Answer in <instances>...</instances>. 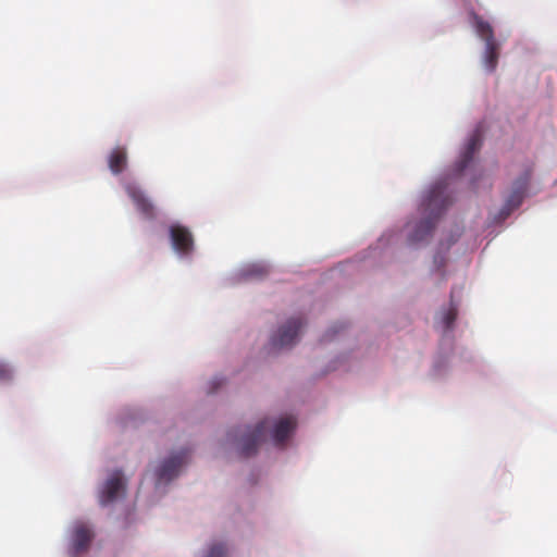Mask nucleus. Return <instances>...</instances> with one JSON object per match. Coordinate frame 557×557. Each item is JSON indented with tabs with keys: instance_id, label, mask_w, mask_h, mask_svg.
Returning <instances> with one entry per match:
<instances>
[{
	"instance_id": "nucleus-9",
	"label": "nucleus",
	"mask_w": 557,
	"mask_h": 557,
	"mask_svg": "<svg viewBox=\"0 0 557 557\" xmlns=\"http://www.w3.org/2000/svg\"><path fill=\"white\" fill-rule=\"evenodd\" d=\"M530 174L525 173L523 176L519 177L512 187V190L500 211L504 218L508 216L513 210H516L523 200L528 183H529Z\"/></svg>"
},
{
	"instance_id": "nucleus-8",
	"label": "nucleus",
	"mask_w": 557,
	"mask_h": 557,
	"mask_svg": "<svg viewBox=\"0 0 557 557\" xmlns=\"http://www.w3.org/2000/svg\"><path fill=\"white\" fill-rule=\"evenodd\" d=\"M170 238L175 251L182 255H188L194 249V238L190 231L180 224L171 225L169 228Z\"/></svg>"
},
{
	"instance_id": "nucleus-3",
	"label": "nucleus",
	"mask_w": 557,
	"mask_h": 557,
	"mask_svg": "<svg viewBox=\"0 0 557 557\" xmlns=\"http://www.w3.org/2000/svg\"><path fill=\"white\" fill-rule=\"evenodd\" d=\"M270 426H272V421L270 419H263L253 429H247L239 440V454L243 457L255 455Z\"/></svg>"
},
{
	"instance_id": "nucleus-15",
	"label": "nucleus",
	"mask_w": 557,
	"mask_h": 557,
	"mask_svg": "<svg viewBox=\"0 0 557 557\" xmlns=\"http://www.w3.org/2000/svg\"><path fill=\"white\" fill-rule=\"evenodd\" d=\"M203 557H227V547L224 543H214Z\"/></svg>"
},
{
	"instance_id": "nucleus-6",
	"label": "nucleus",
	"mask_w": 557,
	"mask_h": 557,
	"mask_svg": "<svg viewBox=\"0 0 557 557\" xmlns=\"http://www.w3.org/2000/svg\"><path fill=\"white\" fill-rule=\"evenodd\" d=\"M190 451L183 449L164 460L157 471L158 482H169L177 476L180 469L189 459Z\"/></svg>"
},
{
	"instance_id": "nucleus-2",
	"label": "nucleus",
	"mask_w": 557,
	"mask_h": 557,
	"mask_svg": "<svg viewBox=\"0 0 557 557\" xmlns=\"http://www.w3.org/2000/svg\"><path fill=\"white\" fill-rule=\"evenodd\" d=\"M472 17L476 35L485 42L483 54L484 66L487 71L493 72L498 63L500 46L495 39L492 25L478 14H473Z\"/></svg>"
},
{
	"instance_id": "nucleus-16",
	"label": "nucleus",
	"mask_w": 557,
	"mask_h": 557,
	"mask_svg": "<svg viewBox=\"0 0 557 557\" xmlns=\"http://www.w3.org/2000/svg\"><path fill=\"white\" fill-rule=\"evenodd\" d=\"M268 274V268L261 264H255L249 270L247 275L252 277H264Z\"/></svg>"
},
{
	"instance_id": "nucleus-4",
	"label": "nucleus",
	"mask_w": 557,
	"mask_h": 557,
	"mask_svg": "<svg viewBox=\"0 0 557 557\" xmlns=\"http://www.w3.org/2000/svg\"><path fill=\"white\" fill-rule=\"evenodd\" d=\"M304 326V320L298 318L289 319L278 331L271 337L273 348H288L296 344L300 330Z\"/></svg>"
},
{
	"instance_id": "nucleus-13",
	"label": "nucleus",
	"mask_w": 557,
	"mask_h": 557,
	"mask_svg": "<svg viewBox=\"0 0 557 557\" xmlns=\"http://www.w3.org/2000/svg\"><path fill=\"white\" fill-rule=\"evenodd\" d=\"M91 540V532L85 525H77L73 534V545L76 552H81L87 548Z\"/></svg>"
},
{
	"instance_id": "nucleus-12",
	"label": "nucleus",
	"mask_w": 557,
	"mask_h": 557,
	"mask_svg": "<svg viewBox=\"0 0 557 557\" xmlns=\"http://www.w3.org/2000/svg\"><path fill=\"white\" fill-rule=\"evenodd\" d=\"M108 165L110 171L117 175L127 166V151L125 147H115L108 157Z\"/></svg>"
},
{
	"instance_id": "nucleus-19",
	"label": "nucleus",
	"mask_w": 557,
	"mask_h": 557,
	"mask_svg": "<svg viewBox=\"0 0 557 557\" xmlns=\"http://www.w3.org/2000/svg\"><path fill=\"white\" fill-rule=\"evenodd\" d=\"M228 436H231L232 440H234V441L237 438V435H233V433H228Z\"/></svg>"
},
{
	"instance_id": "nucleus-14",
	"label": "nucleus",
	"mask_w": 557,
	"mask_h": 557,
	"mask_svg": "<svg viewBox=\"0 0 557 557\" xmlns=\"http://www.w3.org/2000/svg\"><path fill=\"white\" fill-rule=\"evenodd\" d=\"M456 318H457V308L451 302L450 307L442 314V322H443L445 329H447V330L451 329Z\"/></svg>"
},
{
	"instance_id": "nucleus-10",
	"label": "nucleus",
	"mask_w": 557,
	"mask_h": 557,
	"mask_svg": "<svg viewBox=\"0 0 557 557\" xmlns=\"http://www.w3.org/2000/svg\"><path fill=\"white\" fill-rule=\"evenodd\" d=\"M482 144V132L478 127L471 134L466 145L463 152L461 153L460 160L457 162V173L460 174L472 161L474 153L480 149Z\"/></svg>"
},
{
	"instance_id": "nucleus-1",
	"label": "nucleus",
	"mask_w": 557,
	"mask_h": 557,
	"mask_svg": "<svg viewBox=\"0 0 557 557\" xmlns=\"http://www.w3.org/2000/svg\"><path fill=\"white\" fill-rule=\"evenodd\" d=\"M453 199L447 194L446 181L436 182L425 196L422 207L428 216L422 220L410 235L411 243H419L431 236L436 221L451 203Z\"/></svg>"
},
{
	"instance_id": "nucleus-7",
	"label": "nucleus",
	"mask_w": 557,
	"mask_h": 557,
	"mask_svg": "<svg viewBox=\"0 0 557 557\" xmlns=\"http://www.w3.org/2000/svg\"><path fill=\"white\" fill-rule=\"evenodd\" d=\"M125 491V482L123 473L120 470L114 471L110 478L106 481L99 496L101 505L106 506L114 502L120 494Z\"/></svg>"
},
{
	"instance_id": "nucleus-18",
	"label": "nucleus",
	"mask_w": 557,
	"mask_h": 557,
	"mask_svg": "<svg viewBox=\"0 0 557 557\" xmlns=\"http://www.w3.org/2000/svg\"><path fill=\"white\" fill-rule=\"evenodd\" d=\"M224 384V380L221 377H214L211 382V387L209 389V393H214L216 388Z\"/></svg>"
},
{
	"instance_id": "nucleus-11",
	"label": "nucleus",
	"mask_w": 557,
	"mask_h": 557,
	"mask_svg": "<svg viewBox=\"0 0 557 557\" xmlns=\"http://www.w3.org/2000/svg\"><path fill=\"white\" fill-rule=\"evenodd\" d=\"M296 428V419L294 417H285L281 418L274 425H273V433L272 437L276 445H282L286 438L289 436V434L295 430Z\"/></svg>"
},
{
	"instance_id": "nucleus-17",
	"label": "nucleus",
	"mask_w": 557,
	"mask_h": 557,
	"mask_svg": "<svg viewBox=\"0 0 557 557\" xmlns=\"http://www.w3.org/2000/svg\"><path fill=\"white\" fill-rule=\"evenodd\" d=\"M12 377V369L7 363L0 362V382H9Z\"/></svg>"
},
{
	"instance_id": "nucleus-5",
	"label": "nucleus",
	"mask_w": 557,
	"mask_h": 557,
	"mask_svg": "<svg viewBox=\"0 0 557 557\" xmlns=\"http://www.w3.org/2000/svg\"><path fill=\"white\" fill-rule=\"evenodd\" d=\"M125 191L132 199L136 210L147 220H154L157 216L156 207L146 196L145 191L135 183H127Z\"/></svg>"
}]
</instances>
